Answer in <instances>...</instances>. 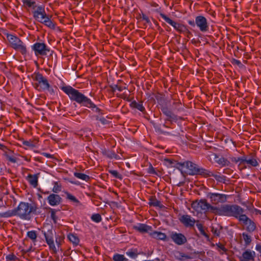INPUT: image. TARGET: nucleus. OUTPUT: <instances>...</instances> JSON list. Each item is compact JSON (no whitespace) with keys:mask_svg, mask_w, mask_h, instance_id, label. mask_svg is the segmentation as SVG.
<instances>
[{"mask_svg":"<svg viewBox=\"0 0 261 261\" xmlns=\"http://www.w3.org/2000/svg\"><path fill=\"white\" fill-rule=\"evenodd\" d=\"M42 13H45L44 10L42 7L39 6L37 7V10L34 12V15H41Z\"/></svg>","mask_w":261,"mask_h":261,"instance_id":"obj_43","label":"nucleus"},{"mask_svg":"<svg viewBox=\"0 0 261 261\" xmlns=\"http://www.w3.org/2000/svg\"><path fill=\"white\" fill-rule=\"evenodd\" d=\"M160 15L161 17L163 19H164L166 22L172 25L174 28V29L176 30L177 32H178L180 33H182V32L184 31L183 30L184 29H185L186 25L172 20L169 17L167 16L165 14L163 13H161Z\"/></svg>","mask_w":261,"mask_h":261,"instance_id":"obj_10","label":"nucleus"},{"mask_svg":"<svg viewBox=\"0 0 261 261\" xmlns=\"http://www.w3.org/2000/svg\"><path fill=\"white\" fill-rule=\"evenodd\" d=\"M130 106L132 107L136 108L142 112L145 111V109L143 106L142 102H137L136 101H133L131 103Z\"/></svg>","mask_w":261,"mask_h":261,"instance_id":"obj_26","label":"nucleus"},{"mask_svg":"<svg viewBox=\"0 0 261 261\" xmlns=\"http://www.w3.org/2000/svg\"><path fill=\"white\" fill-rule=\"evenodd\" d=\"M242 237L245 241L246 246L249 245L252 241L251 237L246 232L242 233Z\"/></svg>","mask_w":261,"mask_h":261,"instance_id":"obj_32","label":"nucleus"},{"mask_svg":"<svg viewBox=\"0 0 261 261\" xmlns=\"http://www.w3.org/2000/svg\"><path fill=\"white\" fill-rule=\"evenodd\" d=\"M178 253L179 255L178 256H177V258L179 260H181L184 258L186 259H188L190 258V257L188 255L184 253L179 252Z\"/></svg>","mask_w":261,"mask_h":261,"instance_id":"obj_42","label":"nucleus"},{"mask_svg":"<svg viewBox=\"0 0 261 261\" xmlns=\"http://www.w3.org/2000/svg\"><path fill=\"white\" fill-rule=\"evenodd\" d=\"M165 162L169 165H170L171 167H174L176 168V163L173 160L169 159H165Z\"/></svg>","mask_w":261,"mask_h":261,"instance_id":"obj_45","label":"nucleus"},{"mask_svg":"<svg viewBox=\"0 0 261 261\" xmlns=\"http://www.w3.org/2000/svg\"><path fill=\"white\" fill-rule=\"evenodd\" d=\"M196 226L197 227V228L199 230L201 234L204 236L207 240H210L209 235L205 232L203 225L201 223H197V224H196Z\"/></svg>","mask_w":261,"mask_h":261,"instance_id":"obj_29","label":"nucleus"},{"mask_svg":"<svg viewBox=\"0 0 261 261\" xmlns=\"http://www.w3.org/2000/svg\"><path fill=\"white\" fill-rule=\"evenodd\" d=\"M37 210L36 204L21 202L16 208L10 210V212L11 217L17 216L22 219L29 220L32 214L37 215L40 213Z\"/></svg>","mask_w":261,"mask_h":261,"instance_id":"obj_1","label":"nucleus"},{"mask_svg":"<svg viewBox=\"0 0 261 261\" xmlns=\"http://www.w3.org/2000/svg\"><path fill=\"white\" fill-rule=\"evenodd\" d=\"M244 212H241L240 214H239L236 217L239 221L240 222L241 224L243 226H245L247 225V223L249 220H251L246 215L244 214Z\"/></svg>","mask_w":261,"mask_h":261,"instance_id":"obj_18","label":"nucleus"},{"mask_svg":"<svg viewBox=\"0 0 261 261\" xmlns=\"http://www.w3.org/2000/svg\"><path fill=\"white\" fill-rule=\"evenodd\" d=\"M212 232L217 237H219L220 231V230H218L217 228H214V227H212Z\"/></svg>","mask_w":261,"mask_h":261,"instance_id":"obj_49","label":"nucleus"},{"mask_svg":"<svg viewBox=\"0 0 261 261\" xmlns=\"http://www.w3.org/2000/svg\"><path fill=\"white\" fill-rule=\"evenodd\" d=\"M7 37L11 46L14 49L20 51L22 54L26 53V47L19 38L11 34H8Z\"/></svg>","mask_w":261,"mask_h":261,"instance_id":"obj_5","label":"nucleus"},{"mask_svg":"<svg viewBox=\"0 0 261 261\" xmlns=\"http://www.w3.org/2000/svg\"><path fill=\"white\" fill-rule=\"evenodd\" d=\"M211 176L214 177L216 180L220 182H224L226 177L224 176H221L220 175L215 174L213 173V175Z\"/></svg>","mask_w":261,"mask_h":261,"instance_id":"obj_36","label":"nucleus"},{"mask_svg":"<svg viewBox=\"0 0 261 261\" xmlns=\"http://www.w3.org/2000/svg\"><path fill=\"white\" fill-rule=\"evenodd\" d=\"M151 236L154 239H158V240H161L165 241L166 240L167 238V236L165 233H162L161 232H158V231H154L152 234Z\"/></svg>","mask_w":261,"mask_h":261,"instance_id":"obj_25","label":"nucleus"},{"mask_svg":"<svg viewBox=\"0 0 261 261\" xmlns=\"http://www.w3.org/2000/svg\"><path fill=\"white\" fill-rule=\"evenodd\" d=\"M32 47L36 55H46L49 52V50L43 43H36Z\"/></svg>","mask_w":261,"mask_h":261,"instance_id":"obj_12","label":"nucleus"},{"mask_svg":"<svg viewBox=\"0 0 261 261\" xmlns=\"http://www.w3.org/2000/svg\"><path fill=\"white\" fill-rule=\"evenodd\" d=\"M198 170L197 175L203 176L204 177H211V175H213V172L203 168L199 167Z\"/></svg>","mask_w":261,"mask_h":261,"instance_id":"obj_24","label":"nucleus"},{"mask_svg":"<svg viewBox=\"0 0 261 261\" xmlns=\"http://www.w3.org/2000/svg\"><path fill=\"white\" fill-rule=\"evenodd\" d=\"M47 200L50 205L54 206L60 203L61 198L57 194H51L48 196Z\"/></svg>","mask_w":261,"mask_h":261,"instance_id":"obj_16","label":"nucleus"},{"mask_svg":"<svg viewBox=\"0 0 261 261\" xmlns=\"http://www.w3.org/2000/svg\"><path fill=\"white\" fill-rule=\"evenodd\" d=\"M179 220L180 222L187 227H192L194 226L195 220L192 218L191 216L184 215L181 216Z\"/></svg>","mask_w":261,"mask_h":261,"instance_id":"obj_13","label":"nucleus"},{"mask_svg":"<svg viewBox=\"0 0 261 261\" xmlns=\"http://www.w3.org/2000/svg\"><path fill=\"white\" fill-rule=\"evenodd\" d=\"M116 86H118L117 85H111L110 86V87L111 88V90L113 93H114V92L116 91V89H117V87H115Z\"/></svg>","mask_w":261,"mask_h":261,"instance_id":"obj_62","label":"nucleus"},{"mask_svg":"<svg viewBox=\"0 0 261 261\" xmlns=\"http://www.w3.org/2000/svg\"><path fill=\"white\" fill-rule=\"evenodd\" d=\"M139 254L137 249H129L126 252V254L132 258H136Z\"/></svg>","mask_w":261,"mask_h":261,"instance_id":"obj_28","label":"nucleus"},{"mask_svg":"<svg viewBox=\"0 0 261 261\" xmlns=\"http://www.w3.org/2000/svg\"><path fill=\"white\" fill-rule=\"evenodd\" d=\"M175 166L176 168L180 170L181 172L182 168L185 167L188 170L187 174L190 175H197V171H198L199 166L191 161L177 163Z\"/></svg>","mask_w":261,"mask_h":261,"instance_id":"obj_6","label":"nucleus"},{"mask_svg":"<svg viewBox=\"0 0 261 261\" xmlns=\"http://www.w3.org/2000/svg\"><path fill=\"white\" fill-rule=\"evenodd\" d=\"M141 17L143 19V20H145L147 23H150L149 18L145 14L142 13V15L141 16Z\"/></svg>","mask_w":261,"mask_h":261,"instance_id":"obj_56","label":"nucleus"},{"mask_svg":"<svg viewBox=\"0 0 261 261\" xmlns=\"http://www.w3.org/2000/svg\"><path fill=\"white\" fill-rule=\"evenodd\" d=\"M216 162L222 166H228L230 165V162L227 159L221 157L218 160H216Z\"/></svg>","mask_w":261,"mask_h":261,"instance_id":"obj_30","label":"nucleus"},{"mask_svg":"<svg viewBox=\"0 0 261 261\" xmlns=\"http://www.w3.org/2000/svg\"><path fill=\"white\" fill-rule=\"evenodd\" d=\"M66 95L68 96L71 101H76L85 107L91 108L96 107V106L89 98L70 86H66Z\"/></svg>","mask_w":261,"mask_h":261,"instance_id":"obj_2","label":"nucleus"},{"mask_svg":"<svg viewBox=\"0 0 261 261\" xmlns=\"http://www.w3.org/2000/svg\"><path fill=\"white\" fill-rule=\"evenodd\" d=\"M245 210L237 204H224L220 207H217L216 214L220 216L237 217L241 212H244Z\"/></svg>","mask_w":261,"mask_h":261,"instance_id":"obj_3","label":"nucleus"},{"mask_svg":"<svg viewBox=\"0 0 261 261\" xmlns=\"http://www.w3.org/2000/svg\"><path fill=\"white\" fill-rule=\"evenodd\" d=\"M42 232H43L47 244L49 246L50 248L52 249L55 248V246L53 240V234L51 230H48L47 232L42 231Z\"/></svg>","mask_w":261,"mask_h":261,"instance_id":"obj_15","label":"nucleus"},{"mask_svg":"<svg viewBox=\"0 0 261 261\" xmlns=\"http://www.w3.org/2000/svg\"><path fill=\"white\" fill-rule=\"evenodd\" d=\"M113 260L114 261H128L123 255L116 254L113 256Z\"/></svg>","mask_w":261,"mask_h":261,"instance_id":"obj_34","label":"nucleus"},{"mask_svg":"<svg viewBox=\"0 0 261 261\" xmlns=\"http://www.w3.org/2000/svg\"><path fill=\"white\" fill-rule=\"evenodd\" d=\"M53 190L55 193H57L58 191H61V187L58 185L57 182L55 183V186Z\"/></svg>","mask_w":261,"mask_h":261,"instance_id":"obj_53","label":"nucleus"},{"mask_svg":"<svg viewBox=\"0 0 261 261\" xmlns=\"http://www.w3.org/2000/svg\"><path fill=\"white\" fill-rule=\"evenodd\" d=\"M254 252H252L250 250H246L242 254L243 259L241 261H250L254 260Z\"/></svg>","mask_w":261,"mask_h":261,"instance_id":"obj_19","label":"nucleus"},{"mask_svg":"<svg viewBox=\"0 0 261 261\" xmlns=\"http://www.w3.org/2000/svg\"><path fill=\"white\" fill-rule=\"evenodd\" d=\"M34 79L37 82L34 84V87L37 90H47L50 93L54 92V90L50 87L47 80L42 74L38 73L35 75Z\"/></svg>","mask_w":261,"mask_h":261,"instance_id":"obj_4","label":"nucleus"},{"mask_svg":"<svg viewBox=\"0 0 261 261\" xmlns=\"http://www.w3.org/2000/svg\"><path fill=\"white\" fill-rule=\"evenodd\" d=\"M6 156L7 159L12 163H15L17 162L16 159L14 157L11 156L8 154H6Z\"/></svg>","mask_w":261,"mask_h":261,"instance_id":"obj_52","label":"nucleus"},{"mask_svg":"<svg viewBox=\"0 0 261 261\" xmlns=\"http://www.w3.org/2000/svg\"><path fill=\"white\" fill-rule=\"evenodd\" d=\"M107 156L110 158V159H113V158H115V159H117V157H118V155L116 154L113 151H109L108 152V153H107Z\"/></svg>","mask_w":261,"mask_h":261,"instance_id":"obj_47","label":"nucleus"},{"mask_svg":"<svg viewBox=\"0 0 261 261\" xmlns=\"http://www.w3.org/2000/svg\"><path fill=\"white\" fill-rule=\"evenodd\" d=\"M194 207L198 211V208L200 210L208 211L211 210L213 213L216 214V208L217 207L212 206L210 204L207 202L206 200L201 199L198 202H195L193 203Z\"/></svg>","mask_w":261,"mask_h":261,"instance_id":"obj_7","label":"nucleus"},{"mask_svg":"<svg viewBox=\"0 0 261 261\" xmlns=\"http://www.w3.org/2000/svg\"><path fill=\"white\" fill-rule=\"evenodd\" d=\"M23 144L25 145V146H29V147H32V148L35 146V145L32 143V142L28 141H24L23 142Z\"/></svg>","mask_w":261,"mask_h":261,"instance_id":"obj_54","label":"nucleus"},{"mask_svg":"<svg viewBox=\"0 0 261 261\" xmlns=\"http://www.w3.org/2000/svg\"><path fill=\"white\" fill-rule=\"evenodd\" d=\"M230 159L232 162L236 163L239 162L240 160H239V158H234V157L231 158Z\"/></svg>","mask_w":261,"mask_h":261,"instance_id":"obj_64","label":"nucleus"},{"mask_svg":"<svg viewBox=\"0 0 261 261\" xmlns=\"http://www.w3.org/2000/svg\"><path fill=\"white\" fill-rule=\"evenodd\" d=\"M252 213H255V215H261V211L257 208H254L252 212Z\"/></svg>","mask_w":261,"mask_h":261,"instance_id":"obj_61","label":"nucleus"},{"mask_svg":"<svg viewBox=\"0 0 261 261\" xmlns=\"http://www.w3.org/2000/svg\"><path fill=\"white\" fill-rule=\"evenodd\" d=\"M165 120L166 121H169L170 124H172V121H176L177 120V116L172 113L168 116H166Z\"/></svg>","mask_w":261,"mask_h":261,"instance_id":"obj_35","label":"nucleus"},{"mask_svg":"<svg viewBox=\"0 0 261 261\" xmlns=\"http://www.w3.org/2000/svg\"><path fill=\"white\" fill-rule=\"evenodd\" d=\"M239 158V160L241 163H246L247 164V158H245V157H244V158Z\"/></svg>","mask_w":261,"mask_h":261,"instance_id":"obj_60","label":"nucleus"},{"mask_svg":"<svg viewBox=\"0 0 261 261\" xmlns=\"http://www.w3.org/2000/svg\"><path fill=\"white\" fill-rule=\"evenodd\" d=\"M161 110L163 114L166 116H168L170 114L172 113V112L167 107H162L161 108Z\"/></svg>","mask_w":261,"mask_h":261,"instance_id":"obj_40","label":"nucleus"},{"mask_svg":"<svg viewBox=\"0 0 261 261\" xmlns=\"http://www.w3.org/2000/svg\"><path fill=\"white\" fill-rule=\"evenodd\" d=\"M67 238L69 241L72 243L73 245H77L79 243V238L75 234L70 233L67 236Z\"/></svg>","mask_w":261,"mask_h":261,"instance_id":"obj_27","label":"nucleus"},{"mask_svg":"<svg viewBox=\"0 0 261 261\" xmlns=\"http://www.w3.org/2000/svg\"><path fill=\"white\" fill-rule=\"evenodd\" d=\"M91 218L92 221L96 223L100 222L102 220L101 215L99 214H94L92 215Z\"/></svg>","mask_w":261,"mask_h":261,"instance_id":"obj_38","label":"nucleus"},{"mask_svg":"<svg viewBox=\"0 0 261 261\" xmlns=\"http://www.w3.org/2000/svg\"><path fill=\"white\" fill-rule=\"evenodd\" d=\"M74 175L78 178L88 181L90 179L89 175L82 173L74 172Z\"/></svg>","mask_w":261,"mask_h":261,"instance_id":"obj_31","label":"nucleus"},{"mask_svg":"<svg viewBox=\"0 0 261 261\" xmlns=\"http://www.w3.org/2000/svg\"><path fill=\"white\" fill-rule=\"evenodd\" d=\"M173 105L175 106V108H178V107L181 106V103L179 101H174L173 102Z\"/></svg>","mask_w":261,"mask_h":261,"instance_id":"obj_63","label":"nucleus"},{"mask_svg":"<svg viewBox=\"0 0 261 261\" xmlns=\"http://www.w3.org/2000/svg\"><path fill=\"white\" fill-rule=\"evenodd\" d=\"M23 4L29 7H33L34 9L35 6L34 5L35 4V2L34 1H31V0H21Z\"/></svg>","mask_w":261,"mask_h":261,"instance_id":"obj_39","label":"nucleus"},{"mask_svg":"<svg viewBox=\"0 0 261 261\" xmlns=\"http://www.w3.org/2000/svg\"><path fill=\"white\" fill-rule=\"evenodd\" d=\"M149 205L150 206H158L160 208H162L164 207L163 205L161 204L160 201L156 199L155 196H150L149 197Z\"/></svg>","mask_w":261,"mask_h":261,"instance_id":"obj_22","label":"nucleus"},{"mask_svg":"<svg viewBox=\"0 0 261 261\" xmlns=\"http://www.w3.org/2000/svg\"><path fill=\"white\" fill-rule=\"evenodd\" d=\"M66 199H67L73 204V205L75 207L82 205L81 202L74 196L67 192H66Z\"/></svg>","mask_w":261,"mask_h":261,"instance_id":"obj_17","label":"nucleus"},{"mask_svg":"<svg viewBox=\"0 0 261 261\" xmlns=\"http://www.w3.org/2000/svg\"><path fill=\"white\" fill-rule=\"evenodd\" d=\"M6 259L8 260H15L17 257L13 254H10L6 256Z\"/></svg>","mask_w":261,"mask_h":261,"instance_id":"obj_51","label":"nucleus"},{"mask_svg":"<svg viewBox=\"0 0 261 261\" xmlns=\"http://www.w3.org/2000/svg\"><path fill=\"white\" fill-rule=\"evenodd\" d=\"M245 226H246L245 230L249 233H252L256 229V224L251 219Z\"/></svg>","mask_w":261,"mask_h":261,"instance_id":"obj_23","label":"nucleus"},{"mask_svg":"<svg viewBox=\"0 0 261 261\" xmlns=\"http://www.w3.org/2000/svg\"><path fill=\"white\" fill-rule=\"evenodd\" d=\"M45 16V13H42L41 15H34V18L40 22H42V20L44 18V16Z\"/></svg>","mask_w":261,"mask_h":261,"instance_id":"obj_44","label":"nucleus"},{"mask_svg":"<svg viewBox=\"0 0 261 261\" xmlns=\"http://www.w3.org/2000/svg\"><path fill=\"white\" fill-rule=\"evenodd\" d=\"M207 197L210 199L213 204L224 203L227 200V195L223 194L208 193Z\"/></svg>","mask_w":261,"mask_h":261,"instance_id":"obj_8","label":"nucleus"},{"mask_svg":"<svg viewBox=\"0 0 261 261\" xmlns=\"http://www.w3.org/2000/svg\"><path fill=\"white\" fill-rule=\"evenodd\" d=\"M133 228L137 231L144 233L152 230V227L145 224L138 223L133 226Z\"/></svg>","mask_w":261,"mask_h":261,"instance_id":"obj_14","label":"nucleus"},{"mask_svg":"<svg viewBox=\"0 0 261 261\" xmlns=\"http://www.w3.org/2000/svg\"><path fill=\"white\" fill-rule=\"evenodd\" d=\"M109 172L112 174L114 177L116 178H118V179H122V176L121 174H120L116 170H109Z\"/></svg>","mask_w":261,"mask_h":261,"instance_id":"obj_37","label":"nucleus"},{"mask_svg":"<svg viewBox=\"0 0 261 261\" xmlns=\"http://www.w3.org/2000/svg\"><path fill=\"white\" fill-rule=\"evenodd\" d=\"M39 175V173L34 175L29 174L27 177L28 180L30 184L35 188L38 186V179Z\"/></svg>","mask_w":261,"mask_h":261,"instance_id":"obj_21","label":"nucleus"},{"mask_svg":"<svg viewBox=\"0 0 261 261\" xmlns=\"http://www.w3.org/2000/svg\"><path fill=\"white\" fill-rule=\"evenodd\" d=\"M256 155L254 153H251L247 158V164L252 167H256L258 165V162L256 159Z\"/></svg>","mask_w":261,"mask_h":261,"instance_id":"obj_20","label":"nucleus"},{"mask_svg":"<svg viewBox=\"0 0 261 261\" xmlns=\"http://www.w3.org/2000/svg\"><path fill=\"white\" fill-rule=\"evenodd\" d=\"M46 26L50 28H53L54 27V24L52 22L50 19L45 22L44 23Z\"/></svg>","mask_w":261,"mask_h":261,"instance_id":"obj_55","label":"nucleus"},{"mask_svg":"<svg viewBox=\"0 0 261 261\" xmlns=\"http://www.w3.org/2000/svg\"><path fill=\"white\" fill-rule=\"evenodd\" d=\"M217 250L220 252L221 254H223L226 253L228 250L224 247V246L220 243H216Z\"/></svg>","mask_w":261,"mask_h":261,"instance_id":"obj_33","label":"nucleus"},{"mask_svg":"<svg viewBox=\"0 0 261 261\" xmlns=\"http://www.w3.org/2000/svg\"><path fill=\"white\" fill-rule=\"evenodd\" d=\"M51 218L55 222H56V221L55 212L53 210H51Z\"/></svg>","mask_w":261,"mask_h":261,"instance_id":"obj_59","label":"nucleus"},{"mask_svg":"<svg viewBox=\"0 0 261 261\" xmlns=\"http://www.w3.org/2000/svg\"><path fill=\"white\" fill-rule=\"evenodd\" d=\"M147 172L149 174L158 175L157 172L155 171L154 168L151 164H150L149 168H148Z\"/></svg>","mask_w":261,"mask_h":261,"instance_id":"obj_46","label":"nucleus"},{"mask_svg":"<svg viewBox=\"0 0 261 261\" xmlns=\"http://www.w3.org/2000/svg\"><path fill=\"white\" fill-rule=\"evenodd\" d=\"M27 236L33 241H35L37 238V234L35 231H28L27 233Z\"/></svg>","mask_w":261,"mask_h":261,"instance_id":"obj_41","label":"nucleus"},{"mask_svg":"<svg viewBox=\"0 0 261 261\" xmlns=\"http://www.w3.org/2000/svg\"><path fill=\"white\" fill-rule=\"evenodd\" d=\"M10 210L5 212L0 213V218H8V217H11Z\"/></svg>","mask_w":261,"mask_h":261,"instance_id":"obj_48","label":"nucleus"},{"mask_svg":"<svg viewBox=\"0 0 261 261\" xmlns=\"http://www.w3.org/2000/svg\"><path fill=\"white\" fill-rule=\"evenodd\" d=\"M196 25L202 32H206L208 31L209 26L207 20L205 17L202 15L196 17Z\"/></svg>","mask_w":261,"mask_h":261,"instance_id":"obj_9","label":"nucleus"},{"mask_svg":"<svg viewBox=\"0 0 261 261\" xmlns=\"http://www.w3.org/2000/svg\"><path fill=\"white\" fill-rule=\"evenodd\" d=\"M172 240L178 245H182L187 242L186 237L181 233L172 231L170 233Z\"/></svg>","mask_w":261,"mask_h":261,"instance_id":"obj_11","label":"nucleus"},{"mask_svg":"<svg viewBox=\"0 0 261 261\" xmlns=\"http://www.w3.org/2000/svg\"><path fill=\"white\" fill-rule=\"evenodd\" d=\"M184 31L182 32V33H185L186 35V36L188 38H190V36L192 35V33L191 32L188 30L187 26L185 27V29H184Z\"/></svg>","mask_w":261,"mask_h":261,"instance_id":"obj_50","label":"nucleus"},{"mask_svg":"<svg viewBox=\"0 0 261 261\" xmlns=\"http://www.w3.org/2000/svg\"><path fill=\"white\" fill-rule=\"evenodd\" d=\"M99 121L103 124H106L108 123V121L106 118H105L104 117L100 118L99 119Z\"/></svg>","mask_w":261,"mask_h":261,"instance_id":"obj_58","label":"nucleus"},{"mask_svg":"<svg viewBox=\"0 0 261 261\" xmlns=\"http://www.w3.org/2000/svg\"><path fill=\"white\" fill-rule=\"evenodd\" d=\"M188 23L190 25L194 27L196 25V19L195 20V21L194 20H189L188 21Z\"/></svg>","mask_w":261,"mask_h":261,"instance_id":"obj_57","label":"nucleus"}]
</instances>
